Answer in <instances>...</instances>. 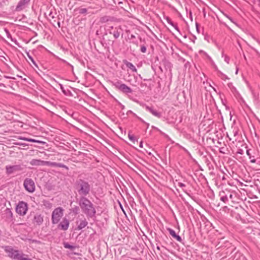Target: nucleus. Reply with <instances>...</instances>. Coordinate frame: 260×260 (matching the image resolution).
<instances>
[{"mask_svg": "<svg viewBox=\"0 0 260 260\" xmlns=\"http://www.w3.org/2000/svg\"><path fill=\"white\" fill-rule=\"evenodd\" d=\"M226 17L232 21V22H233V19L231 17L228 16H226Z\"/></svg>", "mask_w": 260, "mask_h": 260, "instance_id": "obj_47", "label": "nucleus"}, {"mask_svg": "<svg viewBox=\"0 0 260 260\" xmlns=\"http://www.w3.org/2000/svg\"><path fill=\"white\" fill-rule=\"evenodd\" d=\"M233 89H234V90H235V89H236L235 87H233Z\"/></svg>", "mask_w": 260, "mask_h": 260, "instance_id": "obj_63", "label": "nucleus"}, {"mask_svg": "<svg viewBox=\"0 0 260 260\" xmlns=\"http://www.w3.org/2000/svg\"><path fill=\"white\" fill-rule=\"evenodd\" d=\"M167 231L169 232L170 234L175 239H176L178 241H181L182 239L180 236L177 235L175 232V231L170 228L167 229Z\"/></svg>", "mask_w": 260, "mask_h": 260, "instance_id": "obj_15", "label": "nucleus"}, {"mask_svg": "<svg viewBox=\"0 0 260 260\" xmlns=\"http://www.w3.org/2000/svg\"><path fill=\"white\" fill-rule=\"evenodd\" d=\"M114 85L117 89L123 93L128 94L132 92V89L125 84H121L119 82H117L114 84Z\"/></svg>", "mask_w": 260, "mask_h": 260, "instance_id": "obj_8", "label": "nucleus"}, {"mask_svg": "<svg viewBox=\"0 0 260 260\" xmlns=\"http://www.w3.org/2000/svg\"><path fill=\"white\" fill-rule=\"evenodd\" d=\"M178 186H179V187H180L182 188V189L184 190V188H184V187H185V185L184 183H181V182H179V183H178Z\"/></svg>", "mask_w": 260, "mask_h": 260, "instance_id": "obj_33", "label": "nucleus"}, {"mask_svg": "<svg viewBox=\"0 0 260 260\" xmlns=\"http://www.w3.org/2000/svg\"><path fill=\"white\" fill-rule=\"evenodd\" d=\"M40 67L41 68H42V69H44V70L46 69V68H44V66H40Z\"/></svg>", "mask_w": 260, "mask_h": 260, "instance_id": "obj_51", "label": "nucleus"}, {"mask_svg": "<svg viewBox=\"0 0 260 260\" xmlns=\"http://www.w3.org/2000/svg\"><path fill=\"white\" fill-rule=\"evenodd\" d=\"M87 12L86 8H81L79 10V13L81 14H86Z\"/></svg>", "mask_w": 260, "mask_h": 260, "instance_id": "obj_28", "label": "nucleus"}, {"mask_svg": "<svg viewBox=\"0 0 260 260\" xmlns=\"http://www.w3.org/2000/svg\"><path fill=\"white\" fill-rule=\"evenodd\" d=\"M63 214V209L59 207L55 208L52 213V223L53 224L57 223Z\"/></svg>", "mask_w": 260, "mask_h": 260, "instance_id": "obj_5", "label": "nucleus"}, {"mask_svg": "<svg viewBox=\"0 0 260 260\" xmlns=\"http://www.w3.org/2000/svg\"><path fill=\"white\" fill-rule=\"evenodd\" d=\"M6 170L8 174H11L14 172L21 171L22 168L20 165L7 166Z\"/></svg>", "mask_w": 260, "mask_h": 260, "instance_id": "obj_10", "label": "nucleus"}, {"mask_svg": "<svg viewBox=\"0 0 260 260\" xmlns=\"http://www.w3.org/2000/svg\"><path fill=\"white\" fill-rule=\"evenodd\" d=\"M226 17L232 21V22H233V19L231 17L228 16H226Z\"/></svg>", "mask_w": 260, "mask_h": 260, "instance_id": "obj_48", "label": "nucleus"}, {"mask_svg": "<svg viewBox=\"0 0 260 260\" xmlns=\"http://www.w3.org/2000/svg\"><path fill=\"white\" fill-rule=\"evenodd\" d=\"M224 208V209H226V208H227L228 207H227V206H225Z\"/></svg>", "mask_w": 260, "mask_h": 260, "instance_id": "obj_60", "label": "nucleus"}, {"mask_svg": "<svg viewBox=\"0 0 260 260\" xmlns=\"http://www.w3.org/2000/svg\"><path fill=\"white\" fill-rule=\"evenodd\" d=\"M231 85H232V84H228V86H229V87H231Z\"/></svg>", "mask_w": 260, "mask_h": 260, "instance_id": "obj_56", "label": "nucleus"}, {"mask_svg": "<svg viewBox=\"0 0 260 260\" xmlns=\"http://www.w3.org/2000/svg\"><path fill=\"white\" fill-rule=\"evenodd\" d=\"M196 28H197V30L199 32V24L198 23H196Z\"/></svg>", "mask_w": 260, "mask_h": 260, "instance_id": "obj_46", "label": "nucleus"}, {"mask_svg": "<svg viewBox=\"0 0 260 260\" xmlns=\"http://www.w3.org/2000/svg\"><path fill=\"white\" fill-rule=\"evenodd\" d=\"M115 27H114L113 26H110L108 27V28H107V31H108V30H113L114 28Z\"/></svg>", "mask_w": 260, "mask_h": 260, "instance_id": "obj_41", "label": "nucleus"}, {"mask_svg": "<svg viewBox=\"0 0 260 260\" xmlns=\"http://www.w3.org/2000/svg\"><path fill=\"white\" fill-rule=\"evenodd\" d=\"M28 56L29 57V58L31 60V61H32V62L34 63V65H37L36 62L35 61L34 59H33V58L30 56L29 55H28Z\"/></svg>", "mask_w": 260, "mask_h": 260, "instance_id": "obj_36", "label": "nucleus"}, {"mask_svg": "<svg viewBox=\"0 0 260 260\" xmlns=\"http://www.w3.org/2000/svg\"><path fill=\"white\" fill-rule=\"evenodd\" d=\"M152 128H154V129H156V131H157L159 132H160V133H162V132H161V131L159 129H158L157 127H155V126H152Z\"/></svg>", "mask_w": 260, "mask_h": 260, "instance_id": "obj_42", "label": "nucleus"}, {"mask_svg": "<svg viewBox=\"0 0 260 260\" xmlns=\"http://www.w3.org/2000/svg\"><path fill=\"white\" fill-rule=\"evenodd\" d=\"M88 224V222L86 219L82 220L80 221V223L78 225V230H82L86 227Z\"/></svg>", "mask_w": 260, "mask_h": 260, "instance_id": "obj_20", "label": "nucleus"}, {"mask_svg": "<svg viewBox=\"0 0 260 260\" xmlns=\"http://www.w3.org/2000/svg\"><path fill=\"white\" fill-rule=\"evenodd\" d=\"M53 167H57L59 168H63L66 169V170H68L69 168L67 166L64 165L63 164L61 163H58L56 162H53Z\"/></svg>", "mask_w": 260, "mask_h": 260, "instance_id": "obj_23", "label": "nucleus"}, {"mask_svg": "<svg viewBox=\"0 0 260 260\" xmlns=\"http://www.w3.org/2000/svg\"><path fill=\"white\" fill-rule=\"evenodd\" d=\"M123 62L125 64V65H133V64L129 62H128V61H127L126 60L124 59L123 60Z\"/></svg>", "mask_w": 260, "mask_h": 260, "instance_id": "obj_35", "label": "nucleus"}, {"mask_svg": "<svg viewBox=\"0 0 260 260\" xmlns=\"http://www.w3.org/2000/svg\"><path fill=\"white\" fill-rule=\"evenodd\" d=\"M27 209V203L23 201H20L16 206V212L20 215L23 216L26 214Z\"/></svg>", "mask_w": 260, "mask_h": 260, "instance_id": "obj_6", "label": "nucleus"}, {"mask_svg": "<svg viewBox=\"0 0 260 260\" xmlns=\"http://www.w3.org/2000/svg\"><path fill=\"white\" fill-rule=\"evenodd\" d=\"M234 136L236 137L238 134V131L237 130L233 131Z\"/></svg>", "mask_w": 260, "mask_h": 260, "instance_id": "obj_40", "label": "nucleus"}, {"mask_svg": "<svg viewBox=\"0 0 260 260\" xmlns=\"http://www.w3.org/2000/svg\"><path fill=\"white\" fill-rule=\"evenodd\" d=\"M85 74H89V75H91L90 73H89L88 72H85Z\"/></svg>", "mask_w": 260, "mask_h": 260, "instance_id": "obj_54", "label": "nucleus"}, {"mask_svg": "<svg viewBox=\"0 0 260 260\" xmlns=\"http://www.w3.org/2000/svg\"><path fill=\"white\" fill-rule=\"evenodd\" d=\"M173 27H174V28L177 30L178 31V32H180V30H179V29L177 26V24H175L174 23L173 25H172Z\"/></svg>", "mask_w": 260, "mask_h": 260, "instance_id": "obj_34", "label": "nucleus"}, {"mask_svg": "<svg viewBox=\"0 0 260 260\" xmlns=\"http://www.w3.org/2000/svg\"><path fill=\"white\" fill-rule=\"evenodd\" d=\"M224 208V209H226V208H227L228 207H227V206H225Z\"/></svg>", "mask_w": 260, "mask_h": 260, "instance_id": "obj_59", "label": "nucleus"}, {"mask_svg": "<svg viewBox=\"0 0 260 260\" xmlns=\"http://www.w3.org/2000/svg\"><path fill=\"white\" fill-rule=\"evenodd\" d=\"M135 38H136V36L132 34L131 35V37H130L131 39H135Z\"/></svg>", "mask_w": 260, "mask_h": 260, "instance_id": "obj_44", "label": "nucleus"}, {"mask_svg": "<svg viewBox=\"0 0 260 260\" xmlns=\"http://www.w3.org/2000/svg\"><path fill=\"white\" fill-rule=\"evenodd\" d=\"M133 43L136 44L137 42H133Z\"/></svg>", "mask_w": 260, "mask_h": 260, "instance_id": "obj_62", "label": "nucleus"}, {"mask_svg": "<svg viewBox=\"0 0 260 260\" xmlns=\"http://www.w3.org/2000/svg\"><path fill=\"white\" fill-rule=\"evenodd\" d=\"M128 137L129 139L133 142H134L136 140L135 136L133 135H131L129 134H128Z\"/></svg>", "mask_w": 260, "mask_h": 260, "instance_id": "obj_29", "label": "nucleus"}, {"mask_svg": "<svg viewBox=\"0 0 260 260\" xmlns=\"http://www.w3.org/2000/svg\"><path fill=\"white\" fill-rule=\"evenodd\" d=\"M30 164L32 166H43V160L41 159H32L30 161Z\"/></svg>", "mask_w": 260, "mask_h": 260, "instance_id": "obj_19", "label": "nucleus"}, {"mask_svg": "<svg viewBox=\"0 0 260 260\" xmlns=\"http://www.w3.org/2000/svg\"><path fill=\"white\" fill-rule=\"evenodd\" d=\"M19 139L20 140H23L26 141L28 142H36V143H41V142L39 140H35L34 139H31V138H25V137H20Z\"/></svg>", "mask_w": 260, "mask_h": 260, "instance_id": "obj_22", "label": "nucleus"}, {"mask_svg": "<svg viewBox=\"0 0 260 260\" xmlns=\"http://www.w3.org/2000/svg\"><path fill=\"white\" fill-rule=\"evenodd\" d=\"M159 68L161 70L160 66H159Z\"/></svg>", "mask_w": 260, "mask_h": 260, "instance_id": "obj_64", "label": "nucleus"}, {"mask_svg": "<svg viewBox=\"0 0 260 260\" xmlns=\"http://www.w3.org/2000/svg\"><path fill=\"white\" fill-rule=\"evenodd\" d=\"M43 205L46 208L48 209H50L52 206V204L48 201H43Z\"/></svg>", "mask_w": 260, "mask_h": 260, "instance_id": "obj_25", "label": "nucleus"}, {"mask_svg": "<svg viewBox=\"0 0 260 260\" xmlns=\"http://www.w3.org/2000/svg\"><path fill=\"white\" fill-rule=\"evenodd\" d=\"M5 214L8 220L11 221L13 220V213L10 209L6 208L5 211Z\"/></svg>", "mask_w": 260, "mask_h": 260, "instance_id": "obj_17", "label": "nucleus"}, {"mask_svg": "<svg viewBox=\"0 0 260 260\" xmlns=\"http://www.w3.org/2000/svg\"><path fill=\"white\" fill-rule=\"evenodd\" d=\"M129 68L132 70H135L136 71V69H135V66H129Z\"/></svg>", "mask_w": 260, "mask_h": 260, "instance_id": "obj_43", "label": "nucleus"}, {"mask_svg": "<svg viewBox=\"0 0 260 260\" xmlns=\"http://www.w3.org/2000/svg\"><path fill=\"white\" fill-rule=\"evenodd\" d=\"M122 32V29L121 25L115 26L113 30H108V32L110 34L112 35L115 39H118Z\"/></svg>", "mask_w": 260, "mask_h": 260, "instance_id": "obj_9", "label": "nucleus"}, {"mask_svg": "<svg viewBox=\"0 0 260 260\" xmlns=\"http://www.w3.org/2000/svg\"><path fill=\"white\" fill-rule=\"evenodd\" d=\"M64 247L66 248H69V249H70L71 250H73V249H74V246H72V245H70L68 243H64Z\"/></svg>", "mask_w": 260, "mask_h": 260, "instance_id": "obj_27", "label": "nucleus"}, {"mask_svg": "<svg viewBox=\"0 0 260 260\" xmlns=\"http://www.w3.org/2000/svg\"><path fill=\"white\" fill-rule=\"evenodd\" d=\"M78 210L79 208L78 207H76L73 209V212L77 214L78 213Z\"/></svg>", "mask_w": 260, "mask_h": 260, "instance_id": "obj_39", "label": "nucleus"}, {"mask_svg": "<svg viewBox=\"0 0 260 260\" xmlns=\"http://www.w3.org/2000/svg\"><path fill=\"white\" fill-rule=\"evenodd\" d=\"M222 75H223V77H222V79H229L226 75H223V74H222Z\"/></svg>", "mask_w": 260, "mask_h": 260, "instance_id": "obj_45", "label": "nucleus"}, {"mask_svg": "<svg viewBox=\"0 0 260 260\" xmlns=\"http://www.w3.org/2000/svg\"><path fill=\"white\" fill-rule=\"evenodd\" d=\"M44 221L43 216L41 214H36L35 215L33 219V222L37 225H40L42 224Z\"/></svg>", "mask_w": 260, "mask_h": 260, "instance_id": "obj_13", "label": "nucleus"}, {"mask_svg": "<svg viewBox=\"0 0 260 260\" xmlns=\"http://www.w3.org/2000/svg\"><path fill=\"white\" fill-rule=\"evenodd\" d=\"M238 69L237 68H236V74H238Z\"/></svg>", "mask_w": 260, "mask_h": 260, "instance_id": "obj_50", "label": "nucleus"}, {"mask_svg": "<svg viewBox=\"0 0 260 260\" xmlns=\"http://www.w3.org/2000/svg\"><path fill=\"white\" fill-rule=\"evenodd\" d=\"M53 162L43 160V166L53 167Z\"/></svg>", "mask_w": 260, "mask_h": 260, "instance_id": "obj_26", "label": "nucleus"}, {"mask_svg": "<svg viewBox=\"0 0 260 260\" xmlns=\"http://www.w3.org/2000/svg\"><path fill=\"white\" fill-rule=\"evenodd\" d=\"M222 103L224 105H225V104L224 103V102L223 101V100H222Z\"/></svg>", "mask_w": 260, "mask_h": 260, "instance_id": "obj_58", "label": "nucleus"}, {"mask_svg": "<svg viewBox=\"0 0 260 260\" xmlns=\"http://www.w3.org/2000/svg\"><path fill=\"white\" fill-rule=\"evenodd\" d=\"M78 204L82 212L87 218H93L95 216L96 209L92 203L87 198H79Z\"/></svg>", "mask_w": 260, "mask_h": 260, "instance_id": "obj_1", "label": "nucleus"}, {"mask_svg": "<svg viewBox=\"0 0 260 260\" xmlns=\"http://www.w3.org/2000/svg\"><path fill=\"white\" fill-rule=\"evenodd\" d=\"M35 68H34V70L36 71V72H37L39 75H40V73H39V72H38V71L37 70V69H38L39 71H40L41 72H42V73H43V74H44V72H43V71H42V70L39 68V66H35Z\"/></svg>", "mask_w": 260, "mask_h": 260, "instance_id": "obj_32", "label": "nucleus"}, {"mask_svg": "<svg viewBox=\"0 0 260 260\" xmlns=\"http://www.w3.org/2000/svg\"><path fill=\"white\" fill-rule=\"evenodd\" d=\"M75 188L80 198H86L90 192L91 186L87 181L82 179L77 180L75 184Z\"/></svg>", "mask_w": 260, "mask_h": 260, "instance_id": "obj_2", "label": "nucleus"}, {"mask_svg": "<svg viewBox=\"0 0 260 260\" xmlns=\"http://www.w3.org/2000/svg\"><path fill=\"white\" fill-rule=\"evenodd\" d=\"M57 25L59 27H60V23L59 21H58L57 22Z\"/></svg>", "mask_w": 260, "mask_h": 260, "instance_id": "obj_49", "label": "nucleus"}, {"mask_svg": "<svg viewBox=\"0 0 260 260\" xmlns=\"http://www.w3.org/2000/svg\"><path fill=\"white\" fill-rule=\"evenodd\" d=\"M165 19L166 20L167 22L170 24L171 25H173L174 23L173 21L171 20V19L169 17H166L165 18Z\"/></svg>", "mask_w": 260, "mask_h": 260, "instance_id": "obj_31", "label": "nucleus"}, {"mask_svg": "<svg viewBox=\"0 0 260 260\" xmlns=\"http://www.w3.org/2000/svg\"><path fill=\"white\" fill-rule=\"evenodd\" d=\"M226 192L228 194V200L230 199L233 202H235L234 197H236V193L230 190H226Z\"/></svg>", "mask_w": 260, "mask_h": 260, "instance_id": "obj_21", "label": "nucleus"}, {"mask_svg": "<svg viewBox=\"0 0 260 260\" xmlns=\"http://www.w3.org/2000/svg\"><path fill=\"white\" fill-rule=\"evenodd\" d=\"M183 149L184 150V151H185V152H187V150L185 148H183Z\"/></svg>", "mask_w": 260, "mask_h": 260, "instance_id": "obj_57", "label": "nucleus"}, {"mask_svg": "<svg viewBox=\"0 0 260 260\" xmlns=\"http://www.w3.org/2000/svg\"><path fill=\"white\" fill-rule=\"evenodd\" d=\"M219 196L220 197V200L224 202V203H228V194L226 193V191H222L220 192Z\"/></svg>", "mask_w": 260, "mask_h": 260, "instance_id": "obj_16", "label": "nucleus"}, {"mask_svg": "<svg viewBox=\"0 0 260 260\" xmlns=\"http://www.w3.org/2000/svg\"><path fill=\"white\" fill-rule=\"evenodd\" d=\"M140 51L142 53H145L146 52V47L145 45L141 46Z\"/></svg>", "mask_w": 260, "mask_h": 260, "instance_id": "obj_30", "label": "nucleus"}, {"mask_svg": "<svg viewBox=\"0 0 260 260\" xmlns=\"http://www.w3.org/2000/svg\"><path fill=\"white\" fill-rule=\"evenodd\" d=\"M257 164L260 165V161H258L256 162Z\"/></svg>", "mask_w": 260, "mask_h": 260, "instance_id": "obj_55", "label": "nucleus"}, {"mask_svg": "<svg viewBox=\"0 0 260 260\" xmlns=\"http://www.w3.org/2000/svg\"><path fill=\"white\" fill-rule=\"evenodd\" d=\"M237 153L240 154H243L244 151L242 149H239L238 150Z\"/></svg>", "mask_w": 260, "mask_h": 260, "instance_id": "obj_37", "label": "nucleus"}, {"mask_svg": "<svg viewBox=\"0 0 260 260\" xmlns=\"http://www.w3.org/2000/svg\"><path fill=\"white\" fill-rule=\"evenodd\" d=\"M157 249H159V247L158 246L157 247Z\"/></svg>", "mask_w": 260, "mask_h": 260, "instance_id": "obj_61", "label": "nucleus"}, {"mask_svg": "<svg viewBox=\"0 0 260 260\" xmlns=\"http://www.w3.org/2000/svg\"><path fill=\"white\" fill-rule=\"evenodd\" d=\"M228 60H229V59H225V61H226V63H229V61H228Z\"/></svg>", "mask_w": 260, "mask_h": 260, "instance_id": "obj_53", "label": "nucleus"}, {"mask_svg": "<svg viewBox=\"0 0 260 260\" xmlns=\"http://www.w3.org/2000/svg\"><path fill=\"white\" fill-rule=\"evenodd\" d=\"M25 254H23V255H22V258H24V259H20V260H32L30 258H26L25 257Z\"/></svg>", "mask_w": 260, "mask_h": 260, "instance_id": "obj_38", "label": "nucleus"}, {"mask_svg": "<svg viewBox=\"0 0 260 260\" xmlns=\"http://www.w3.org/2000/svg\"><path fill=\"white\" fill-rule=\"evenodd\" d=\"M251 151V149H247L246 154L250 159V162L251 163H255L256 162V160L254 158V156Z\"/></svg>", "mask_w": 260, "mask_h": 260, "instance_id": "obj_18", "label": "nucleus"}, {"mask_svg": "<svg viewBox=\"0 0 260 260\" xmlns=\"http://www.w3.org/2000/svg\"><path fill=\"white\" fill-rule=\"evenodd\" d=\"M59 86L62 92L64 95H69L71 93V91L69 89H65L62 85L60 84Z\"/></svg>", "mask_w": 260, "mask_h": 260, "instance_id": "obj_24", "label": "nucleus"}, {"mask_svg": "<svg viewBox=\"0 0 260 260\" xmlns=\"http://www.w3.org/2000/svg\"><path fill=\"white\" fill-rule=\"evenodd\" d=\"M140 147L141 148L142 147V142L140 144Z\"/></svg>", "mask_w": 260, "mask_h": 260, "instance_id": "obj_52", "label": "nucleus"}, {"mask_svg": "<svg viewBox=\"0 0 260 260\" xmlns=\"http://www.w3.org/2000/svg\"><path fill=\"white\" fill-rule=\"evenodd\" d=\"M117 19L113 16H104L100 18V22L101 23H105L108 22H115Z\"/></svg>", "mask_w": 260, "mask_h": 260, "instance_id": "obj_12", "label": "nucleus"}, {"mask_svg": "<svg viewBox=\"0 0 260 260\" xmlns=\"http://www.w3.org/2000/svg\"><path fill=\"white\" fill-rule=\"evenodd\" d=\"M4 250L8 254V256L12 259L17 260L24 259L22 256V255H23V253L20 252V251L18 250L14 249L11 246H5Z\"/></svg>", "mask_w": 260, "mask_h": 260, "instance_id": "obj_3", "label": "nucleus"}, {"mask_svg": "<svg viewBox=\"0 0 260 260\" xmlns=\"http://www.w3.org/2000/svg\"><path fill=\"white\" fill-rule=\"evenodd\" d=\"M25 189L29 192H34L35 190V185L34 181L30 178H26L23 183Z\"/></svg>", "mask_w": 260, "mask_h": 260, "instance_id": "obj_7", "label": "nucleus"}, {"mask_svg": "<svg viewBox=\"0 0 260 260\" xmlns=\"http://www.w3.org/2000/svg\"><path fill=\"white\" fill-rule=\"evenodd\" d=\"M146 109L150 112L153 115L158 117L160 118L161 117V114L160 112H158L157 110L154 109L151 107L146 106Z\"/></svg>", "mask_w": 260, "mask_h": 260, "instance_id": "obj_14", "label": "nucleus"}, {"mask_svg": "<svg viewBox=\"0 0 260 260\" xmlns=\"http://www.w3.org/2000/svg\"><path fill=\"white\" fill-rule=\"evenodd\" d=\"M69 223L70 222L69 220L64 218L58 224V228L63 231H66L69 228Z\"/></svg>", "mask_w": 260, "mask_h": 260, "instance_id": "obj_11", "label": "nucleus"}, {"mask_svg": "<svg viewBox=\"0 0 260 260\" xmlns=\"http://www.w3.org/2000/svg\"><path fill=\"white\" fill-rule=\"evenodd\" d=\"M31 0H20L16 7L11 6L10 9L13 13L19 12L26 9Z\"/></svg>", "mask_w": 260, "mask_h": 260, "instance_id": "obj_4", "label": "nucleus"}]
</instances>
